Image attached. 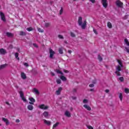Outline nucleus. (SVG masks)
<instances>
[{
  "mask_svg": "<svg viewBox=\"0 0 129 129\" xmlns=\"http://www.w3.org/2000/svg\"><path fill=\"white\" fill-rule=\"evenodd\" d=\"M89 87L92 88V87H94V84H91L89 85Z\"/></svg>",
  "mask_w": 129,
  "mask_h": 129,
  "instance_id": "nucleus-48",
  "label": "nucleus"
},
{
  "mask_svg": "<svg viewBox=\"0 0 129 129\" xmlns=\"http://www.w3.org/2000/svg\"><path fill=\"white\" fill-rule=\"evenodd\" d=\"M92 83L93 84H95L96 83V81H93Z\"/></svg>",
  "mask_w": 129,
  "mask_h": 129,
  "instance_id": "nucleus-60",
  "label": "nucleus"
},
{
  "mask_svg": "<svg viewBox=\"0 0 129 129\" xmlns=\"http://www.w3.org/2000/svg\"><path fill=\"white\" fill-rule=\"evenodd\" d=\"M93 32H94V33H95L96 35H97V34H98L97 31L94 28L93 29Z\"/></svg>",
  "mask_w": 129,
  "mask_h": 129,
  "instance_id": "nucleus-49",
  "label": "nucleus"
},
{
  "mask_svg": "<svg viewBox=\"0 0 129 129\" xmlns=\"http://www.w3.org/2000/svg\"><path fill=\"white\" fill-rule=\"evenodd\" d=\"M124 91L125 93H129V89L127 88H125Z\"/></svg>",
  "mask_w": 129,
  "mask_h": 129,
  "instance_id": "nucleus-44",
  "label": "nucleus"
},
{
  "mask_svg": "<svg viewBox=\"0 0 129 129\" xmlns=\"http://www.w3.org/2000/svg\"><path fill=\"white\" fill-rule=\"evenodd\" d=\"M70 34H71V37H72L73 38L75 37L76 36V35H75V34L74 33L72 32H71Z\"/></svg>",
  "mask_w": 129,
  "mask_h": 129,
  "instance_id": "nucleus-35",
  "label": "nucleus"
},
{
  "mask_svg": "<svg viewBox=\"0 0 129 129\" xmlns=\"http://www.w3.org/2000/svg\"><path fill=\"white\" fill-rule=\"evenodd\" d=\"M116 5L117 7H118V8H121L122 6H123V4L120 2V1H117L116 2Z\"/></svg>",
  "mask_w": 129,
  "mask_h": 129,
  "instance_id": "nucleus-4",
  "label": "nucleus"
},
{
  "mask_svg": "<svg viewBox=\"0 0 129 129\" xmlns=\"http://www.w3.org/2000/svg\"><path fill=\"white\" fill-rule=\"evenodd\" d=\"M50 74L52 76H55V74L52 72L50 73Z\"/></svg>",
  "mask_w": 129,
  "mask_h": 129,
  "instance_id": "nucleus-53",
  "label": "nucleus"
},
{
  "mask_svg": "<svg viewBox=\"0 0 129 129\" xmlns=\"http://www.w3.org/2000/svg\"><path fill=\"white\" fill-rule=\"evenodd\" d=\"M105 91L106 93H108V92H109V90L106 89Z\"/></svg>",
  "mask_w": 129,
  "mask_h": 129,
  "instance_id": "nucleus-56",
  "label": "nucleus"
},
{
  "mask_svg": "<svg viewBox=\"0 0 129 129\" xmlns=\"http://www.w3.org/2000/svg\"><path fill=\"white\" fill-rule=\"evenodd\" d=\"M73 93H76V92H77V89H73Z\"/></svg>",
  "mask_w": 129,
  "mask_h": 129,
  "instance_id": "nucleus-45",
  "label": "nucleus"
},
{
  "mask_svg": "<svg viewBox=\"0 0 129 129\" xmlns=\"http://www.w3.org/2000/svg\"><path fill=\"white\" fill-rule=\"evenodd\" d=\"M21 98L24 102H27V99H26V97H22Z\"/></svg>",
  "mask_w": 129,
  "mask_h": 129,
  "instance_id": "nucleus-40",
  "label": "nucleus"
},
{
  "mask_svg": "<svg viewBox=\"0 0 129 129\" xmlns=\"http://www.w3.org/2000/svg\"><path fill=\"white\" fill-rule=\"evenodd\" d=\"M124 42L126 46H127L128 47H129V41H128V40H127V39L125 38L124 40Z\"/></svg>",
  "mask_w": 129,
  "mask_h": 129,
  "instance_id": "nucleus-20",
  "label": "nucleus"
},
{
  "mask_svg": "<svg viewBox=\"0 0 129 129\" xmlns=\"http://www.w3.org/2000/svg\"><path fill=\"white\" fill-rule=\"evenodd\" d=\"M27 108L29 110H33V109H34V106L32 105H28L27 106Z\"/></svg>",
  "mask_w": 129,
  "mask_h": 129,
  "instance_id": "nucleus-17",
  "label": "nucleus"
},
{
  "mask_svg": "<svg viewBox=\"0 0 129 129\" xmlns=\"http://www.w3.org/2000/svg\"><path fill=\"white\" fill-rule=\"evenodd\" d=\"M68 53H69V54H71V53H72V51L71 50H69Z\"/></svg>",
  "mask_w": 129,
  "mask_h": 129,
  "instance_id": "nucleus-57",
  "label": "nucleus"
},
{
  "mask_svg": "<svg viewBox=\"0 0 129 129\" xmlns=\"http://www.w3.org/2000/svg\"><path fill=\"white\" fill-rule=\"evenodd\" d=\"M37 30L40 33H44V30L41 29L40 28H37Z\"/></svg>",
  "mask_w": 129,
  "mask_h": 129,
  "instance_id": "nucleus-33",
  "label": "nucleus"
},
{
  "mask_svg": "<svg viewBox=\"0 0 129 129\" xmlns=\"http://www.w3.org/2000/svg\"><path fill=\"white\" fill-rule=\"evenodd\" d=\"M56 83H57V84H61V80L57 79L56 80Z\"/></svg>",
  "mask_w": 129,
  "mask_h": 129,
  "instance_id": "nucleus-41",
  "label": "nucleus"
},
{
  "mask_svg": "<svg viewBox=\"0 0 129 129\" xmlns=\"http://www.w3.org/2000/svg\"><path fill=\"white\" fill-rule=\"evenodd\" d=\"M72 99L74 100H75L76 99H77V97H72Z\"/></svg>",
  "mask_w": 129,
  "mask_h": 129,
  "instance_id": "nucleus-54",
  "label": "nucleus"
},
{
  "mask_svg": "<svg viewBox=\"0 0 129 129\" xmlns=\"http://www.w3.org/2000/svg\"><path fill=\"white\" fill-rule=\"evenodd\" d=\"M17 50L18 51V52H20V48H17Z\"/></svg>",
  "mask_w": 129,
  "mask_h": 129,
  "instance_id": "nucleus-63",
  "label": "nucleus"
},
{
  "mask_svg": "<svg viewBox=\"0 0 129 129\" xmlns=\"http://www.w3.org/2000/svg\"><path fill=\"white\" fill-rule=\"evenodd\" d=\"M0 54H1V55L7 54V50L4 48L0 49Z\"/></svg>",
  "mask_w": 129,
  "mask_h": 129,
  "instance_id": "nucleus-8",
  "label": "nucleus"
},
{
  "mask_svg": "<svg viewBox=\"0 0 129 129\" xmlns=\"http://www.w3.org/2000/svg\"><path fill=\"white\" fill-rule=\"evenodd\" d=\"M26 30L28 32H31V31H33L34 29L33 28H32V27H29V28H27L26 29Z\"/></svg>",
  "mask_w": 129,
  "mask_h": 129,
  "instance_id": "nucleus-30",
  "label": "nucleus"
},
{
  "mask_svg": "<svg viewBox=\"0 0 129 129\" xmlns=\"http://www.w3.org/2000/svg\"><path fill=\"white\" fill-rule=\"evenodd\" d=\"M2 119H3V121L6 122V125H9V124H10V121H9V120H8V119H7L6 118H3Z\"/></svg>",
  "mask_w": 129,
  "mask_h": 129,
  "instance_id": "nucleus-11",
  "label": "nucleus"
},
{
  "mask_svg": "<svg viewBox=\"0 0 129 129\" xmlns=\"http://www.w3.org/2000/svg\"><path fill=\"white\" fill-rule=\"evenodd\" d=\"M16 122H17V123L20 122V119H16Z\"/></svg>",
  "mask_w": 129,
  "mask_h": 129,
  "instance_id": "nucleus-55",
  "label": "nucleus"
},
{
  "mask_svg": "<svg viewBox=\"0 0 129 129\" xmlns=\"http://www.w3.org/2000/svg\"><path fill=\"white\" fill-rule=\"evenodd\" d=\"M7 66V64H2L0 66V70H2V69H5L6 67Z\"/></svg>",
  "mask_w": 129,
  "mask_h": 129,
  "instance_id": "nucleus-22",
  "label": "nucleus"
},
{
  "mask_svg": "<svg viewBox=\"0 0 129 129\" xmlns=\"http://www.w3.org/2000/svg\"><path fill=\"white\" fill-rule=\"evenodd\" d=\"M27 35V33L24 31H20V36H26Z\"/></svg>",
  "mask_w": 129,
  "mask_h": 129,
  "instance_id": "nucleus-26",
  "label": "nucleus"
},
{
  "mask_svg": "<svg viewBox=\"0 0 129 129\" xmlns=\"http://www.w3.org/2000/svg\"><path fill=\"white\" fill-rule=\"evenodd\" d=\"M83 102L84 103H87V102H88V100L87 99H84Z\"/></svg>",
  "mask_w": 129,
  "mask_h": 129,
  "instance_id": "nucleus-46",
  "label": "nucleus"
},
{
  "mask_svg": "<svg viewBox=\"0 0 129 129\" xmlns=\"http://www.w3.org/2000/svg\"><path fill=\"white\" fill-rule=\"evenodd\" d=\"M0 16L1 17V20L3 21V22H6V16H5V14L4 13L1 12H0Z\"/></svg>",
  "mask_w": 129,
  "mask_h": 129,
  "instance_id": "nucleus-5",
  "label": "nucleus"
},
{
  "mask_svg": "<svg viewBox=\"0 0 129 129\" xmlns=\"http://www.w3.org/2000/svg\"><path fill=\"white\" fill-rule=\"evenodd\" d=\"M83 106L84 107H85V108H86V109L89 110V111H90V110H91V107H90L89 105L85 104L83 105Z\"/></svg>",
  "mask_w": 129,
  "mask_h": 129,
  "instance_id": "nucleus-10",
  "label": "nucleus"
},
{
  "mask_svg": "<svg viewBox=\"0 0 129 129\" xmlns=\"http://www.w3.org/2000/svg\"><path fill=\"white\" fill-rule=\"evenodd\" d=\"M71 110H73V108H71Z\"/></svg>",
  "mask_w": 129,
  "mask_h": 129,
  "instance_id": "nucleus-64",
  "label": "nucleus"
},
{
  "mask_svg": "<svg viewBox=\"0 0 129 129\" xmlns=\"http://www.w3.org/2000/svg\"><path fill=\"white\" fill-rule=\"evenodd\" d=\"M125 51H126V52H127V53H129V48L128 47H126V46H125Z\"/></svg>",
  "mask_w": 129,
  "mask_h": 129,
  "instance_id": "nucleus-39",
  "label": "nucleus"
},
{
  "mask_svg": "<svg viewBox=\"0 0 129 129\" xmlns=\"http://www.w3.org/2000/svg\"><path fill=\"white\" fill-rule=\"evenodd\" d=\"M33 92L35 93V94H37L39 95L40 94V92H39V90L36 88L33 89Z\"/></svg>",
  "mask_w": 129,
  "mask_h": 129,
  "instance_id": "nucleus-18",
  "label": "nucleus"
},
{
  "mask_svg": "<svg viewBox=\"0 0 129 129\" xmlns=\"http://www.w3.org/2000/svg\"><path fill=\"white\" fill-rule=\"evenodd\" d=\"M39 107L41 109H44V110H46L47 108H49V107H48V106H45V104H41L39 106Z\"/></svg>",
  "mask_w": 129,
  "mask_h": 129,
  "instance_id": "nucleus-6",
  "label": "nucleus"
},
{
  "mask_svg": "<svg viewBox=\"0 0 129 129\" xmlns=\"http://www.w3.org/2000/svg\"><path fill=\"white\" fill-rule=\"evenodd\" d=\"M58 52L59 54H63V49L62 48H59Z\"/></svg>",
  "mask_w": 129,
  "mask_h": 129,
  "instance_id": "nucleus-36",
  "label": "nucleus"
},
{
  "mask_svg": "<svg viewBox=\"0 0 129 129\" xmlns=\"http://www.w3.org/2000/svg\"><path fill=\"white\" fill-rule=\"evenodd\" d=\"M121 70V67L120 66H117L116 67V73Z\"/></svg>",
  "mask_w": 129,
  "mask_h": 129,
  "instance_id": "nucleus-13",
  "label": "nucleus"
},
{
  "mask_svg": "<svg viewBox=\"0 0 129 129\" xmlns=\"http://www.w3.org/2000/svg\"><path fill=\"white\" fill-rule=\"evenodd\" d=\"M88 128L89 129H93V127L92 126H88Z\"/></svg>",
  "mask_w": 129,
  "mask_h": 129,
  "instance_id": "nucleus-58",
  "label": "nucleus"
},
{
  "mask_svg": "<svg viewBox=\"0 0 129 129\" xmlns=\"http://www.w3.org/2000/svg\"><path fill=\"white\" fill-rule=\"evenodd\" d=\"M15 56L17 60H20V57H19V53L18 52L15 53Z\"/></svg>",
  "mask_w": 129,
  "mask_h": 129,
  "instance_id": "nucleus-28",
  "label": "nucleus"
},
{
  "mask_svg": "<svg viewBox=\"0 0 129 129\" xmlns=\"http://www.w3.org/2000/svg\"><path fill=\"white\" fill-rule=\"evenodd\" d=\"M115 74H116L117 76H121V75H120V72H117V73H116V72H115Z\"/></svg>",
  "mask_w": 129,
  "mask_h": 129,
  "instance_id": "nucleus-42",
  "label": "nucleus"
},
{
  "mask_svg": "<svg viewBox=\"0 0 129 129\" xmlns=\"http://www.w3.org/2000/svg\"><path fill=\"white\" fill-rule=\"evenodd\" d=\"M43 115L44 116V117H46V118H47V117H48V116H49V112H48L47 111H44L43 113Z\"/></svg>",
  "mask_w": 129,
  "mask_h": 129,
  "instance_id": "nucleus-16",
  "label": "nucleus"
},
{
  "mask_svg": "<svg viewBox=\"0 0 129 129\" xmlns=\"http://www.w3.org/2000/svg\"><path fill=\"white\" fill-rule=\"evenodd\" d=\"M101 4H102L103 7L105 8V9H106V8H107V6H108L107 4V0H102Z\"/></svg>",
  "mask_w": 129,
  "mask_h": 129,
  "instance_id": "nucleus-3",
  "label": "nucleus"
},
{
  "mask_svg": "<svg viewBox=\"0 0 129 129\" xmlns=\"http://www.w3.org/2000/svg\"><path fill=\"white\" fill-rule=\"evenodd\" d=\"M63 72H64V73H69V72L66 70H64Z\"/></svg>",
  "mask_w": 129,
  "mask_h": 129,
  "instance_id": "nucleus-52",
  "label": "nucleus"
},
{
  "mask_svg": "<svg viewBox=\"0 0 129 129\" xmlns=\"http://www.w3.org/2000/svg\"><path fill=\"white\" fill-rule=\"evenodd\" d=\"M78 23L79 24V26H81L82 29L83 30H85V29H86V24L87 22L86 21H84L83 24H82V17H79L78 20Z\"/></svg>",
  "mask_w": 129,
  "mask_h": 129,
  "instance_id": "nucleus-1",
  "label": "nucleus"
},
{
  "mask_svg": "<svg viewBox=\"0 0 129 129\" xmlns=\"http://www.w3.org/2000/svg\"><path fill=\"white\" fill-rule=\"evenodd\" d=\"M90 91H94V89H91Z\"/></svg>",
  "mask_w": 129,
  "mask_h": 129,
  "instance_id": "nucleus-62",
  "label": "nucleus"
},
{
  "mask_svg": "<svg viewBox=\"0 0 129 129\" xmlns=\"http://www.w3.org/2000/svg\"><path fill=\"white\" fill-rule=\"evenodd\" d=\"M98 60L100 61V62H101V61H102V57H101V56H100V55H98Z\"/></svg>",
  "mask_w": 129,
  "mask_h": 129,
  "instance_id": "nucleus-31",
  "label": "nucleus"
},
{
  "mask_svg": "<svg viewBox=\"0 0 129 129\" xmlns=\"http://www.w3.org/2000/svg\"><path fill=\"white\" fill-rule=\"evenodd\" d=\"M55 72H56L57 74H60V75H64V74H63L62 72L60 71V70H56Z\"/></svg>",
  "mask_w": 129,
  "mask_h": 129,
  "instance_id": "nucleus-23",
  "label": "nucleus"
},
{
  "mask_svg": "<svg viewBox=\"0 0 129 129\" xmlns=\"http://www.w3.org/2000/svg\"><path fill=\"white\" fill-rule=\"evenodd\" d=\"M19 94L20 95V97H24V92H23V91H21L19 92Z\"/></svg>",
  "mask_w": 129,
  "mask_h": 129,
  "instance_id": "nucleus-32",
  "label": "nucleus"
},
{
  "mask_svg": "<svg viewBox=\"0 0 129 129\" xmlns=\"http://www.w3.org/2000/svg\"><path fill=\"white\" fill-rule=\"evenodd\" d=\"M58 37L59 39H64V37H63V36H62L61 35H58Z\"/></svg>",
  "mask_w": 129,
  "mask_h": 129,
  "instance_id": "nucleus-43",
  "label": "nucleus"
},
{
  "mask_svg": "<svg viewBox=\"0 0 129 129\" xmlns=\"http://www.w3.org/2000/svg\"><path fill=\"white\" fill-rule=\"evenodd\" d=\"M29 100L31 101L29 102L30 104H34V102H36V100L33 98H29Z\"/></svg>",
  "mask_w": 129,
  "mask_h": 129,
  "instance_id": "nucleus-9",
  "label": "nucleus"
},
{
  "mask_svg": "<svg viewBox=\"0 0 129 129\" xmlns=\"http://www.w3.org/2000/svg\"><path fill=\"white\" fill-rule=\"evenodd\" d=\"M60 78L62 80V81H66V80H67V79H66V77H65L64 76H61Z\"/></svg>",
  "mask_w": 129,
  "mask_h": 129,
  "instance_id": "nucleus-24",
  "label": "nucleus"
},
{
  "mask_svg": "<svg viewBox=\"0 0 129 129\" xmlns=\"http://www.w3.org/2000/svg\"><path fill=\"white\" fill-rule=\"evenodd\" d=\"M44 123L47 125H51V121L47 120L45 119H43Z\"/></svg>",
  "mask_w": 129,
  "mask_h": 129,
  "instance_id": "nucleus-12",
  "label": "nucleus"
},
{
  "mask_svg": "<svg viewBox=\"0 0 129 129\" xmlns=\"http://www.w3.org/2000/svg\"><path fill=\"white\" fill-rule=\"evenodd\" d=\"M119 97L120 98V100L121 101H122V93H119Z\"/></svg>",
  "mask_w": 129,
  "mask_h": 129,
  "instance_id": "nucleus-34",
  "label": "nucleus"
},
{
  "mask_svg": "<svg viewBox=\"0 0 129 129\" xmlns=\"http://www.w3.org/2000/svg\"><path fill=\"white\" fill-rule=\"evenodd\" d=\"M62 89L61 87L58 88V90H56L55 92L56 95H60V94H61V91H62Z\"/></svg>",
  "mask_w": 129,
  "mask_h": 129,
  "instance_id": "nucleus-7",
  "label": "nucleus"
},
{
  "mask_svg": "<svg viewBox=\"0 0 129 129\" xmlns=\"http://www.w3.org/2000/svg\"><path fill=\"white\" fill-rule=\"evenodd\" d=\"M119 80H120V81H121V82H123L124 79H123V77H121L119 78Z\"/></svg>",
  "mask_w": 129,
  "mask_h": 129,
  "instance_id": "nucleus-38",
  "label": "nucleus"
},
{
  "mask_svg": "<svg viewBox=\"0 0 129 129\" xmlns=\"http://www.w3.org/2000/svg\"><path fill=\"white\" fill-rule=\"evenodd\" d=\"M117 62L118 63L119 66H120L121 67V68L123 67V65H122V62L120 60L117 59Z\"/></svg>",
  "mask_w": 129,
  "mask_h": 129,
  "instance_id": "nucleus-27",
  "label": "nucleus"
},
{
  "mask_svg": "<svg viewBox=\"0 0 129 129\" xmlns=\"http://www.w3.org/2000/svg\"><path fill=\"white\" fill-rule=\"evenodd\" d=\"M107 27L109 28V29H111L112 28V24H111V23H110V22H108L107 23Z\"/></svg>",
  "mask_w": 129,
  "mask_h": 129,
  "instance_id": "nucleus-21",
  "label": "nucleus"
},
{
  "mask_svg": "<svg viewBox=\"0 0 129 129\" xmlns=\"http://www.w3.org/2000/svg\"><path fill=\"white\" fill-rule=\"evenodd\" d=\"M21 78H22V79H26L27 78V76H26V74L24 73H21Z\"/></svg>",
  "mask_w": 129,
  "mask_h": 129,
  "instance_id": "nucleus-19",
  "label": "nucleus"
},
{
  "mask_svg": "<svg viewBox=\"0 0 129 129\" xmlns=\"http://www.w3.org/2000/svg\"><path fill=\"white\" fill-rule=\"evenodd\" d=\"M49 58H50V59H53V56H54V55H55V51H54L53 50V49L50 48L49 49Z\"/></svg>",
  "mask_w": 129,
  "mask_h": 129,
  "instance_id": "nucleus-2",
  "label": "nucleus"
},
{
  "mask_svg": "<svg viewBox=\"0 0 129 129\" xmlns=\"http://www.w3.org/2000/svg\"><path fill=\"white\" fill-rule=\"evenodd\" d=\"M50 25H51V24L49 23H44V27L45 28H49V27H50Z\"/></svg>",
  "mask_w": 129,
  "mask_h": 129,
  "instance_id": "nucleus-25",
  "label": "nucleus"
},
{
  "mask_svg": "<svg viewBox=\"0 0 129 129\" xmlns=\"http://www.w3.org/2000/svg\"><path fill=\"white\" fill-rule=\"evenodd\" d=\"M63 14V8L61 7L60 10L59 11V15H62Z\"/></svg>",
  "mask_w": 129,
  "mask_h": 129,
  "instance_id": "nucleus-37",
  "label": "nucleus"
},
{
  "mask_svg": "<svg viewBox=\"0 0 129 129\" xmlns=\"http://www.w3.org/2000/svg\"><path fill=\"white\" fill-rule=\"evenodd\" d=\"M6 35H7V37H9V38H11V37L12 38V37H14V34H13L12 33L7 32Z\"/></svg>",
  "mask_w": 129,
  "mask_h": 129,
  "instance_id": "nucleus-14",
  "label": "nucleus"
},
{
  "mask_svg": "<svg viewBox=\"0 0 129 129\" xmlns=\"http://www.w3.org/2000/svg\"><path fill=\"white\" fill-rule=\"evenodd\" d=\"M59 122H57L56 123H55L53 127H52V128H55L56 127H57V126H58V125H59Z\"/></svg>",
  "mask_w": 129,
  "mask_h": 129,
  "instance_id": "nucleus-29",
  "label": "nucleus"
},
{
  "mask_svg": "<svg viewBox=\"0 0 129 129\" xmlns=\"http://www.w3.org/2000/svg\"><path fill=\"white\" fill-rule=\"evenodd\" d=\"M24 66H26V67H29V64L27 62H25L24 63Z\"/></svg>",
  "mask_w": 129,
  "mask_h": 129,
  "instance_id": "nucleus-47",
  "label": "nucleus"
},
{
  "mask_svg": "<svg viewBox=\"0 0 129 129\" xmlns=\"http://www.w3.org/2000/svg\"><path fill=\"white\" fill-rule=\"evenodd\" d=\"M91 3H92V4H95V0H89Z\"/></svg>",
  "mask_w": 129,
  "mask_h": 129,
  "instance_id": "nucleus-50",
  "label": "nucleus"
},
{
  "mask_svg": "<svg viewBox=\"0 0 129 129\" xmlns=\"http://www.w3.org/2000/svg\"><path fill=\"white\" fill-rule=\"evenodd\" d=\"M64 43L65 44H66L67 45V44H68V42L67 41H66V40H65V41H64Z\"/></svg>",
  "mask_w": 129,
  "mask_h": 129,
  "instance_id": "nucleus-61",
  "label": "nucleus"
},
{
  "mask_svg": "<svg viewBox=\"0 0 129 129\" xmlns=\"http://www.w3.org/2000/svg\"><path fill=\"white\" fill-rule=\"evenodd\" d=\"M64 114L68 117H70L71 116V113H70V112L68 111H66Z\"/></svg>",
  "mask_w": 129,
  "mask_h": 129,
  "instance_id": "nucleus-15",
  "label": "nucleus"
},
{
  "mask_svg": "<svg viewBox=\"0 0 129 129\" xmlns=\"http://www.w3.org/2000/svg\"><path fill=\"white\" fill-rule=\"evenodd\" d=\"M6 104H7L8 105H11V104H10V103H9V102H6Z\"/></svg>",
  "mask_w": 129,
  "mask_h": 129,
  "instance_id": "nucleus-59",
  "label": "nucleus"
},
{
  "mask_svg": "<svg viewBox=\"0 0 129 129\" xmlns=\"http://www.w3.org/2000/svg\"><path fill=\"white\" fill-rule=\"evenodd\" d=\"M33 46H34V47H35V48H38V45H37V44H36V43H33Z\"/></svg>",
  "mask_w": 129,
  "mask_h": 129,
  "instance_id": "nucleus-51",
  "label": "nucleus"
}]
</instances>
